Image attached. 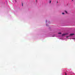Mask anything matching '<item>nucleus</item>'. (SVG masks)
I'll return each instance as SVG.
<instances>
[{"instance_id":"1","label":"nucleus","mask_w":75,"mask_h":75,"mask_svg":"<svg viewBox=\"0 0 75 75\" xmlns=\"http://www.w3.org/2000/svg\"><path fill=\"white\" fill-rule=\"evenodd\" d=\"M67 34H66V33L63 34H62V36L63 37V36H64V35H67Z\"/></svg>"},{"instance_id":"2","label":"nucleus","mask_w":75,"mask_h":75,"mask_svg":"<svg viewBox=\"0 0 75 75\" xmlns=\"http://www.w3.org/2000/svg\"><path fill=\"white\" fill-rule=\"evenodd\" d=\"M75 35V34L74 33L71 34L70 35V37H71V36H72V35Z\"/></svg>"},{"instance_id":"3","label":"nucleus","mask_w":75,"mask_h":75,"mask_svg":"<svg viewBox=\"0 0 75 75\" xmlns=\"http://www.w3.org/2000/svg\"><path fill=\"white\" fill-rule=\"evenodd\" d=\"M58 34H61V33H59Z\"/></svg>"},{"instance_id":"4","label":"nucleus","mask_w":75,"mask_h":75,"mask_svg":"<svg viewBox=\"0 0 75 75\" xmlns=\"http://www.w3.org/2000/svg\"><path fill=\"white\" fill-rule=\"evenodd\" d=\"M65 13H66L67 14V13H68L67 12V11H65Z\"/></svg>"},{"instance_id":"5","label":"nucleus","mask_w":75,"mask_h":75,"mask_svg":"<svg viewBox=\"0 0 75 75\" xmlns=\"http://www.w3.org/2000/svg\"><path fill=\"white\" fill-rule=\"evenodd\" d=\"M51 3V1H50V3Z\"/></svg>"},{"instance_id":"6","label":"nucleus","mask_w":75,"mask_h":75,"mask_svg":"<svg viewBox=\"0 0 75 75\" xmlns=\"http://www.w3.org/2000/svg\"><path fill=\"white\" fill-rule=\"evenodd\" d=\"M62 14H64V13H62Z\"/></svg>"},{"instance_id":"7","label":"nucleus","mask_w":75,"mask_h":75,"mask_svg":"<svg viewBox=\"0 0 75 75\" xmlns=\"http://www.w3.org/2000/svg\"><path fill=\"white\" fill-rule=\"evenodd\" d=\"M65 75H67V73H65Z\"/></svg>"},{"instance_id":"8","label":"nucleus","mask_w":75,"mask_h":75,"mask_svg":"<svg viewBox=\"0 0 75 75\" xmlns=\"http://www.w3.org/2000/svg\"><path fill=\"white\" fill-rule=\"evenodd\" d=\"M47 22V21H46V23Z\"/></svg>"},{"instance_id":"9","label":"nucleus","mask_w":75,"mask_h":75,"mask_svg":"<svg viewBox=\"0 0 75 75\" xmlns=\"http://www.w3.org/2000/svg\"><path fill=\"white\" fill-rule=\"evenodd\" d=\"M22 6H23V4H22Z\"/></svg>"},{"instance_id":"10","label":"nucleus","mask_w":75,"mask_h":75,"mask_svg":"<svg viewBox=\"0 0 75 75\" xmlns=\"http://www.w3.org/2000/svg\"><path fill=\"white\" fill-rule=\"evenodd\" d=\"M68 38V37H67V38Z\"/></svg>"},{"instance_id":"11","label":"nucleus","mask_w":75,"mask_h":75,"mask_svg":"<svg viewBox=\"0 0 75 75\" xmlns=\"http://www.w3.org/2000/svg\"><path fill=\"white\" fill-rule=\"evenodd\" d=\"M72 0V1H74V0Z\"/></svg>"}]
</instances>
